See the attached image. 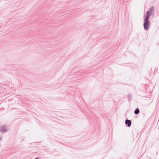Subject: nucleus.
Returning <instances> with one entry per match:
<instances>
[{
  "label": "nucleus",
  "instance_id": "423d86ee",
  "mask_svg": "<svg viewBox=\"0 0 159 159\" xmlns=\"http://www.w3.org/2000/svg\"><path fill=\"white\" fill-rule=\"evenodd\" d=\"M127 97L130 99L131 97V96L130 94H128Z\"/></svg>",
  "mask_w": 159,
  "mask_h": 159
},
{
  "label": "nucleus",
  "instance_id": "f03ea898",
  "mask_svg": "<svg viewBox=\"0 0 159 159\" xmlns=\"http://www.w3.org/2000/svg\"><path fill=\"white\" fill-rule=\"evenodd\" d=\"M8 130V128L5 125L2 126L0 129V131L2 133H4L7 132Z\"/></svg>",
  "mask_w": 159,
  "mask_h": 159
},
{
  "label": "nucleus",
  "instance_id": "20e7f679",
  "mask_svg": "<svg viewBox=\"0 0 159 159\" xmlns=\"http://www.w3.org/2000/svg\"><path fill=\"white\" fill-rule=\"evenodd\" d=\"M154 8L153 7H151L150 9H149V11H149V13L150 14L152 15L153 13V10H154Z\"/></svg>",
  "mask_w": 159,
  "mask_h": 159
},
{
  "label": "nucleus",
  "instance_id": "39448f33",
  "mask_svg": "<svg viewBox=\"0 0 159 159\" xmlns=\"http://www.w3.org/2000/svg\"><path fill=\"white\" fill-rule=\"evenodd\" d=\"M139 109H136L135 110V111H134V113L135 114L137 115V114H138L139 113Z\"/></svg>",
  "mask_w": 159,
  "mask_h": 159
},
{
  "label": "nucleus",
  "instance_id": "f257e3e1",
  "mask_svg": "<svg viewBox=\"0 0 159 159\" xmlns=\"http://www.w3.org/2000/svg\"><path fill=\"white\" fill-rule=\"evenodd\" d=\"M150 17V14L149 11H147V13L144 15V23L143 26L145 30H148L150 25V22L149 19Z\"/></svg>",
  "mask_w": 159,
  "mask_h": 159
},
{
  "label": "nucleus",
  "instance_id": "7ed1b4c3",
  "mask_svg": "<svg viewBox=\"0 0 159 159\" xmlns=\"http://www.w3.org/2000/svg\"><path fill=\"white\" fill-rule=\"evenodd\" d=\"M125 124L126 125H127V127H129L131 125V122L130 120L126 119L125 120Z\"/></svg>",
  "mask_w": 159,
  "mask_h": 159
}]
</instances>
